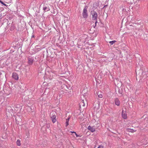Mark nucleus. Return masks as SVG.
Here are the masks:
<instances>
[{"mask_svg": "<svg viewBox=\"0 0 148 148\" xmlns=\"http://www.w3.org/2000/svg\"><path fill=\"white\" fill-rule=\"evenodd\" d=\"M1 1L0 0V2L1 3Z\"/></svg>", "mask_w": 148, "mask_h": 148, "instance_id": "4be33fe9", "label": "nucleus"}, {"mask_svg": "<svg viewBox=\"0 0 148 148\" xmlns=\"http://www.w3.org/2000/svg\"><path fill=\"white\" fill-rule=\"evenodd\" d=\"M122 117L125 119H126L127 118V115L126 114L125 112L123 110L122 111Z\"/></svg>", "mask_w": 148, "mask_h": 148, "instance_id": "423d86ee", "label": "nucleus"}, {"mask_svg": "<svg viewBox=\"0 0 148 148\" xmlns=\"http://www.w3.org/2000/svg\"><path fill=\"white\" fill-rule=\"evenodd\" d=\"M49 126H48V128H49Z\"/></svg>", "mask_w": 148, "mask_h": 148, "instance_id": "412c9836", "label": "nucleus"}, {"mask_svg": "<svg viewBox=\"0 0 148 148\" xmlns=\"http://www.w3.org/2000/svg\"><path fill=\"white\" fill-rule=\"evenodd\" d=\"M12 77L16 80H18V75L16 73L14 72L12 73Z\"/></svg>", "mask_w": 148, "mask_h": 148, "instance_id": "7ed1b4c3", "label": "nucleus"}, {"mask_svg": "<svg viewBox=\"0 0 148 148\" xmlns=\"http://www.w3.org/2000/svg\"><path fill=\"white\" fill-rule=\"evenodd\" d=\"M51 118L52 122L53 123H55L56 121V116L54 114H52L51 116Z\"/></svg>", "mask_w": 148, "mask_h": 148, "instance_id": "20e7f679", "label": "nucleus"}, {"mask_svg": "<svg viewBox=\"0 0 148 148\" xmlns=\"http://www.w3.org/2000/svg\"><path fill=\"white\" fill-rule=\"evenodd\" d=\"M16 144L17 146H20L21 145V141L19 140H17L16 142Z\"/></svg>", "mask_w": 148, "mask_h": 148, "instance_id": "1a4fd4ad", "label": "nucleus"}, {"mask_svg": "<svg viewBox=\"0 0 148 148\" xmlns=\"http://www.w3.org/2000/svg\"><path fill=\"white\" fill-rule=\"evenodd\" d=\"M70 117L68 118L66 120V127H67L69 124V120Z\"/></svg>", "mask_w": 148, "mask_h": 148, "instance_id": "9d476101", "label": "nucleus"}, {"mask_svg": "<svg viewBox=\"0 0 148 148\" xmlns=\"http://www.w3.org/2000/svg\"><path fill=\"white\" fill-rule=\"evenodd\" d=\"M74 133L75 134V135L76 136V137H78L80 136L79 135H77L76 132H74Z\"/></svg>", "mask_w": 148, "mask_h": 148, "instance_id": "dca6fc26", "label": "nucleus"}, {"mask_svg": "<svg viewBox=\"0 0 148 148\" xmlns=\"http://www.w3.org/2000/svg\"><path fill=\"white\" fill-rule=\"evenodd\" d=\"M127 131H128V132H135L136 131H134V130L132 129H129V128L127 129Z\"/></svg>", "mask_w": 148, "mask_h": 148, "instance_id": "9b49d317", "label": "nucleus"}, {"mask_svg": "<svg viewBox=\"0 0 148 148\" xmlns=\"http://www.w3.org/2000/svg\"><path fill=\"white\" fill-rule=\"evenodd\" d=\"M88 129L90 131L92 132H94L95 130L94 128L93 127H91L90 126H89L88 128Z\"/></svg>", "mask_w": 148, "mask_h": 148, "instance_id": "39448f33", "label": "nucleus"}, {"mask_svg": "<svg viewBox=\"0 0 148 148\" xmlns=\"http://www.w3.org/2000/svg\"><path fill=\"white\" fill-rule=\"evenodd\" d=\"M97 148H103V146L100 145Z\"/></svg>", "mask_w": 148, "mask_h": 148, "instance_id": "f3484780", "label": "nucleus"}, {"mask_svg": "<svg viewBox=\"0 0 148 148\" xmlns=\"http://www.w3.org/2000/svg\"><path fill=\"white\" fill-rule=\"evenodd\" d=\"M79 106L80 108L81 107H84L85 106V103L84 100H82L80 102L79 104Z\"/></svg>", "mask_w": 148, "mask_h": 148, "instance_id": "0eeeda50", "label": "nucleus"}, {"mask_svg": "<svg viewBox=\"0 0 148 148\" xmlns=\"http://www.w3.org/2000/svg\"><path fill=\"white\" fill-rule=\"evenodd\" d=\"M71 133H74V132H71Z\"/></svg>", "mask_w": 148, "mask_h": 148, "instance_id": "6ab92c4d", "label": "nucleus"}, {"mask_svg": "<svg viewBox=\"0 0 148 148\" xmlns=\"http://www.w3.org/2000/svg\"><path fill=\"white\" fill-rule=\"evenodd\" d=\"M28 62L29 64H31L33 62V60L32 59H29L28 60Z\"/></svg>", "mask_w": 148, "mask_h": 148, "instance_id": "f8f14e48", "label": "nucleus"}, {"mask_svg": "<svg viewBox=\"0 0 148 148\" xmlns=\"http://www.w3.org/2000/svg\"><path fill=\"white\" fill-rule=\"evenodd\" d=\"M116 42V40H113L112 41H111L109 42V43L111 44V45H112L115 42Z\"/></svg>", "mask_w": 148, "mask_h": 148, "instance_id": "ddd939ff", "label": "nucleus"}, {"mask_svg": "<svg viewBox=\"0 0 148 148\" xmlns=\"http://www.w3.org/2000/svg\"><path fill=\"white\" fill-rule=\"evenodd\" d=\"M47 8L46 7H44L43 8V10L44 11H48L49 10V9H48V10H47Z\"/></svg>", "mask_w": 148, "mask_h": 148, "instance_id": "2eb2a0df", "label": "nucleus"}, {"mask_svg": "<svg viewBox=\"0 0 148 148\" xmlns=\"http://www.w3.org/2000/svg\"><path fill=\"white\" fill-rule=\"evenodd\" d=\"M98 96L100 98H102L103 97V95L101 94H99Z\"/></svg>", "mask_w": 148, "mask_h": 148, "instance_id": "4468645a", "label": "nucleus"}, {"mask_svg": "<svg viewBox=\"0 0 148 148\" xmlns=\"http://www.w3.org/2000/svg\"><path fill=\"white\" fill-rule=\"evenodd\" d=\"M87 8V7H85L83 10L82 13L83 16L84 18H87L88 17Z\"/></svg>", "mask_w": 148, "mask_h": 148, "instance_id": "f03ea898", "label": "nucleus"}, {"mask_svg": "<svg viewBox=\"0 0 148 148\" xmlns=\"http://www.w3.org/2000/svg\"><path fill=\"white\" fill-rule=\"evenodd\" d=\"M115 104L117 106H119L120 105V101L119 99L116 98L115 100Z\"/></svg>", "mask_w": 148, "mask_h": 148, "instance_id": "6e6552de", "label": "nucleus"}, {"mask_svg": "<svg viewBox=\"0 0 148 148\" xmlns=\"http://www.w3.org/2000/svg\"><path fill=\"white\" fill-rule=\"evenodd\" d=\"M49 126H48V128H49Z\"/></svg>", "mask_w": 148, "mask_h": 148, "instance_id": "aec40b11", "label": "nucleus"}, {"mask_svg": "<svg viewBox=\"0 0 148 148\" xmlns=\"http://www.w3.org/2000/svg\"><path fill=\"white\" fill-rule=\"evenodd\" d=\"M91 14L92 16V19L93 20H95V25H96V24L97 22V18L98 17V14L97 13L94 11H92L91 12Z\"/></svg>", "mask_w": 148, "mask_h": 148, "instance_id": "f257e3e1", "label": "nucleus"}, {"mask_svg": "<svg viewBox=\"0 0 148 148\" xmlns=\"http://www.w3.org/2000/svg\"><path fill=\"white\" fill-rule=\"evenodd\" d=\"M1 3L2 4H3L4 5H5V6L6 5V4H4V3H3V2H2V1H1Z\"/></svg>", "mask_w": 148, "mask_h": 148, "instance_id": "a211bd4d", "label": "nucleus"}]
</instances>
